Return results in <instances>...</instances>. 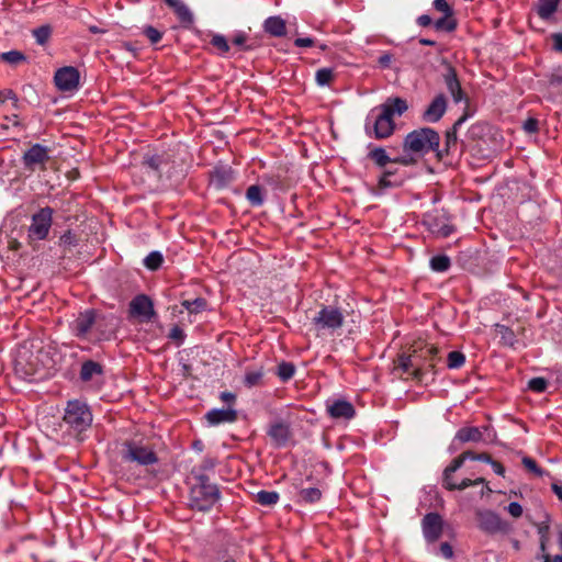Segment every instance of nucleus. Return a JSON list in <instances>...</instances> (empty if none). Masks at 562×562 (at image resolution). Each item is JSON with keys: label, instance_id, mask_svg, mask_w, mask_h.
I'll use <instances>...</instances> for the list:
<instances>
[{"label": "nucleus", "instance_id": "1", "mask_svg": "<svg viewBox=\"0 0 562 562\" xmlns=\"http://www.w3.org/2000/svg\"><path fill=\"white\" fill-rule=\"evenodd\" d=\"M408 109L407 102L400 98H389L378 109L372 110L367 117L366 131L378 139L386 138L394 132L393 116H401Z\"/></svg>", "mask_w": 562, "mask_h": 562}, {"label": "nucleus", "instance_id": "2", "mask_svg": "<svg viewBox=\"0 0 562 562\" xmlns=\"http://www.w3.org/2000/svg\"><path fill=\"white\" fill-rule=\"evenodd\" d=\"M195 483L190 490L189 504L191 508L206 512L220 499V491L216 484H212L204 473L195 474Z\"/></svg>", "mask_w": 562, "mask_h": 562}, {"label": "nucleus", "instance_id": "3", "mask_svg": "<svg viewBox=\"0 0 562 562\" xmlns=\"http://www.w3.org/2000/svg\"><path fill=\"white\" fill-rule=\"evenodd\" d=\"M440 136L430 127H422L408 133L403 142V149L407 155L424 156L437 150Z\"/></svg>", "mask_w": 562, "mask_h": 562}, {"label": "nucleus", "instance_id": "4", "mask_svg": "<svg viewBox=\"0 0 562 562\" xmlns=\"http://www.w3.org/2000/svg\"><path fill=\"white\" fill-rule=\"evenodd\" d=\"M64 420L74 431L80 434L91 426L92 414L86 403L74 400L67 404Z\"/></svg>", "mask_w": 562, "mask_h": 562}, {"label": "nucleus", "instance_id": "5", "mask_svg": "<svg viewBox=\"0 0 562 562\" xmlns=\"http://www.w3.org/2000/svg\"><path fill=\"white\" fill-rule=\"evenodd\" d=\"M123 459L142 467L153 465L158 462V458L150 447L135 441L124 443Z\"/></svg>", "mask_w": 562, "mask_h": 562}, {"label": "nucleus", "instance_id": "6", "mask_svg": "<svg viewBox=\"0 0 562 562\" xmlns=\"http://www.w3.org/2000/svg\"><path fill=\"white\" fill-rule=\"evenodd\" d=\"M313 324L319 331L333 333L344 324L341 311L334 306H323L313 318Z\"/></svg>", "mask_w": 562, "mask_h": 562}, {"label": "nucleus", "instance_id": "7", "mask_svg": "<svg viewBox=\"0 0 562 562\" xmlns=\"http://www.w3.org/2000/svg\"><path fill=\"white\" fill-rule=\"evenodd\" d=\"M53 211L49 207H43L32 216V223L29 227V236L34 240L46 238L52 226Z\"/></svg>", "mask_w": 562, "mask_h": 562}, {"label": "nucleus", "instance_id": "8", "mask_svg": "<svg viewBox=\"0 0 562 562\" xmlns=\"http://www.w3.org/2000/svg\"><path fill=\"white\" fill-rule=\"evenodd\" d=\"M472 114L469 112H465L460 119H458L453 126L447 131L446 138H445V146L442 149H439L437 147L436 156L438 159H443L446 156L454 155L458 151V130L461 127V125L471 117Z\"/></svg>", "mask_w": 562, "mask_h": 562}, {"label": "nucleus", "instance_id": "9", "mask_svg": "<svg viewBox=\"0 0 562 562\" xmlns=\"http://www.w3.org/2000/svg\"><path fill=\"white\" fill-rule=\"evenodd\" d=\"M80 74L72 66L59 68L54 76V81L59 91L69 92L77 90L79 87Z\"/></svg>", "mask_w": 562, "mask_h": 562}, {"label": "nucleus", "instance_id": "10", "mask_svg": "<svg viewBox=\"0 0 562 562\" xmlns=\"http://www.w3.org/2000/svg\"><path fill=\"white\" fill-rule=\"evenodd\" d=\"M48 159V148L41 144L32 145L22 157L25 169L30 171H34L37 168L43 169Z\"/></svg>", "mask_w": 562, "mask_h": 562}, {"label": "nucleus", "instance_id": "11", "mask_svg": "<svg viewBox=\"0 0 562 562\" xmlns=\"http://www.w3.org/2000/svg\"><path fill=\"white\" fill-rule=\"evenodd\" d=\"M130 314L140 322H150L155 316L153 301L145 294L136 295L130 303Z\"/></svg>", "mask_w": 562, "mask_h": 562}, {"label": "nucleus", "instance_id": "12", "mask_svg": "<svg viewBox=\"0 0 562 562\" xmlns=\"http://www.w3.org/2000/svg\"><path fill=\"white\" fill-rule=\"evenodd\" d=\"M423 536L428 543L436 542L442 533L443 520L437 513H428L422 519Z\"/></svg>", "mask_w": 562, "mask_h": 562}, {"label": "nucleus", "instance_id": "13", "mask_svg": "<svg viewBox=\"0 0 562 562\" xmlns=\"http://www.w3.org/2000/svg\"><path fill=\"white\" fill-rule=\"evenodd\" d=\"M495 434L487 426L480 427H463L456 434V439L461 442H491L494 440Z\"/></svg>", "mask_w": 562, "mask_h": 562}, {"label": "nucleus", "instance_id": "14", "mask_svg": "<svg viewBox=\"0 0 562 562\" xmlns=\"http://www.w3.org/2000/svg\"><path fill=\"white\" fill-rule=\"evenodd\" d=\"M119 317L114 314H102L95 312L94 331L100 340L110 339L119 327Z\"/></svg>", "mask_w": 562, "mask_h": 562}, {"label": "nucleus", "instance_id": "15", "mask_svg": "<svg viewBox=\"0 0 562 562\" xmlns=\"http://www.w3.org/2000/svg\"><path fill=\"white\" fill-rule=\"evenodd\" d=\"M480 528L488 533H496L507 530V524L498 514L485 510L479 514Z\"/></svg>", "mask_w": 562, "mask_h": 562}, {"label": "nucleus", "instance_id": "16", "mask_svg": "<svg viewBox=\"0 0 562 562\" xmlns=\"http://www.w3.org/2000/svg\"><path fill=\"white\" fill-rule=\"evenodd\" d=\"M94 323L95 311L86 310L72 322L71 329L77 337L85 338L92 329H94Z\"/></svg>", "mask_w": 562, "mask_h": 562}, {"label": "nucleus", "instance_id": "17", "mask_svg": "<svg viewBox=\"0 0 562 562\" xmlns=\"http://www.w3.org/2000/svg\"><path fill=\"white\" fill-rule=\"evenodd\" d=\"M447 110V100L442 94H438L426 108L423 113V120L427 123L438 122Z\"/></svg>", "mask_w": 562, "mask_h": 562}, {"label": "nucleus", "instance_id": "18", "mask_svg": "<svg viewBox=\"0 0 562 562\" xmlns=\"http://www.w3.org/2000/svg\"><path fill=\"white\" fill-rule=\"evenodd\" d=\"M205 418L211 426L234 423L237 419V411L233 407L213 408L206 413Z\"/></svg>", "mask_w": 562, "mask_h": 562}, {"label": "nucleus", "instance_id": "19", "mask_svg": "<svg viewBox=\"0 0 562 562\" xmlns=\"http://www.w3.org/2000/svg\"><path fill=\"white\" fill-rule=\"evenodd\" d=\"M268 435L277 447H283L286 445L290 438V426L283 422H274L270 425Z\"/></svg>", "mask_w": 562, "mask_h": 562}, {"label": "nucleus", "instance_id": "20", "mask_svg": "<svg viewBox=\"0 0 562 562\" xmlns=\"http://www.w3.org/2000/svg\"><path fill=\"white\" fill-rule=\"evenodd\" d=\"M327 412L333 418L350 419L355 416V408L351 403L345 400L334 401L327 405Z\"/></svg>", "mask_w": 562, "mask_h": 562}, {"label": "nucleus", "instance_id": "21", "mask_svg": "<svg viewBox=\"0 0 562 562\" xmlns=\"http://www.w3.org/2000/svg\"><path fill=\"white\" fill-rule=\"evenodd\" d=\"M369 157L379 166L384 167L392 161L386 150L382 147H376L369 153ZM394 162H401L403 165H409L414 161L413 157L403 156L401 158L393 159Z\"/></svg>", "mask_w": 562, "mask_h": 562}, {"label": "nucleus", "instance_id": "22", "mask_svg": "<svg viewBox=\"0 0 562 562\" xmlns=\"http://www.w3.org/2000/svg\"><path fill=\"white\" fill-rule=\"evenodd\" d=\"M445 82L447 90L451 94L453 101L456 103L461 102L463 100V92L453 68L448 69L447 74L445 75Z\"/></svg>", "mask_w": 562, "mask_h": 562}, {"label": "nucleus", "instance_id": "23", "mask_svg": "<svg viewBox=\"0 0 562 562\" xmlns=\"http://www.w3.org/2000/svg\"><path fill=\"white\" fill-rule=\"evenodd\" d=\"M103 374V368L100 363L88 360L82 363L81 370H80V379L83 382H90L98 378H101Z\"/></svg>", "mask_w": 562, "mask_h": 562}, {"label": "nucleus", "instance_id": "24", "mask_svg": "<svg viewBox=\"0 0 562 562\" xmlns=\"http://www.w3.org/2000/svg\"><path fill=\"white\" fill-rule=\"evenodd\" d=\"M263 30L274 37H281L285 35V21L278 15L269 16L263 22Z\"/></svg>", "mask_w": 562, "mask_h": 562}, {"label": "nucleus", "instance_id": "25", "mask_svg": "<svg viewBox=\"0 0 562 562\" xmlns=\"http://www.w3.org/2000/svg\"><path fill=\"white\" fill-rule=\"evenodd\" d=\"M165 2L173 9L178 19L183 24L189 25V24L193 23V14H192L191 10L189 9V7L184 2H182L180 0H165Z\"/></svg>", "mask_w": 562, "mask_h": 562}, {"label": "nucleus", "instance_id": "26", "mask_svg": "<svg viewBox=\"0 0 562 562\" xmlns=\"http://www.w3.org/2000/svg\"><path fill=\"white\" fill-rule=\"evenodd\" d=\"M560 0H538L537 13L542 20H549L558 9Z\"/></svg>", "mask_w": 562, "mask_h": 562}, {"label": "nucleus", "instance_id": "27", "mask_svg": "<svg viewBox=\"0 0 562 562\" xmlns=\"http://www.w3.org/2000/svg\"><path fill=\"white\" fill-rule=\"evenodd\" d=\"M463 463H464V458H462L460 454L445 469V472H443L445 486H454L452 475L456 471H458L463 465Z\"/></svg>", "mask_w": 562, "mask_h": 562}, {"label": "nucleus", "instance_id": "28", "mask_svg": "<svg viewBox=\"0 0 562 562\" xmlns=\"http://www.w3.org/2000/svg\"><path fill=\"white\" fill-rule=\"evenodd\" d=\"M430 268L435 272H445L450 268V258L446 255H436L429 261Z\"/></svg>", "mask_w": 562, "mask_h": 562}, {"label": "nucleus", "instance_id": "29", "mask_svg": "<svg viewBox=\"0 0 562 562\" xmlns=\"http://www.w3.org/2000/svg\"><path fill=\"white\" fill-rule=\"evenodd\" d=\"M279 501V494L274 491H260L256 494V502L262 506H272Z\"/></svg>", "mask_w": 562, "mask_h": 562}, {"label": "nucleus", "instance_id": "30", "mask_svg": "<svg viewBox=\"0 0 562 562\" xmlns=\"http://www.w3.org/2000/svg\"><path fill=\"white\" fill-rule=\"evenodd\" d=\"M246 198L252 206H261L263 204L262 189L259 186H250L247 189Z\"/></svg>", "mask_w": 562, "mask_h": 562}, {"label": "nucleus", "instance_id": "31", "mask_svg": "<svg viewBox=\"0 0 562 562\" xmlns=\"http://www.w3.org/2000/svg\"><path fill=\"white\" fill-rule=\"evenodd\" d=\"M549 529L550 526L547 521L537 525V532L539 535V547L541 552L547 551V544L549 541Z\"/></svg>", "mask_w": 562, "mask_h": 562}, {"label": "nucleus", "instance_id": "32", "mask_svg": "<svg viewBox=\"0 0 562 562\" xmlns=\"http://www.w3.org/2000/svg\"><path fill=\"white\" fill-rule=\"evenodd\" d=\"M52 35V27L49 25H42L33 30V36L38 45H45Z\"/></svg>", "mask_w": 562, "mask_h": 562}, {"label": "nucleus", "instance_id": "33", "mask_svg": "<svg viewBox=\"0 0 562 562\" xmlns=\"http://www.w3.org/2000/svg\"><path fill=\"white\" fill-rule=\"evenodd\" d=\"M164 261V257L159 251H151L144 259V265L149 270L158 269Z\"/></svg>", "mask_w": 562, "mask_h": 562}, {"label": "nucleus", "instance_id": "34", "mask_svg": "<svg viewBox=\"0 0 562 562\" xmlns=\"http://www.w3.org/2000/svg\"><path fill=\"white\" fill-rule=\"evenodd\" d=\"M465 362V356L461 351H450L447 358V366L449 369H459Z\"/></svg>", "mask_w": 562, "mask_h": 562}, {"label": "nucleus", "instance_id": "35", "mask_svg": "<svg viewBox=\"0 0 562 562\" xmlns=\"http://www.w3.org/2000/svg\"><path fill=\"white\" fill-rule=\"evenodd\" d=\"M322 492L316 487L303 488L300 492V498L305 503H316L321 499Z\"/></svg>", "mask_w": 562, "mask_h": 562}, {"label": "nucleus", "instance_id": "36", "mask_svg": "<svg viewBox=\"0 0 562 562\" xmlns=\"http://www.w3.org/2000/svg\"><path fill=\"white\" fill-rule=\"evenodd\" d=\"M333 78H334V71L331 68H328V67L318 69L315 75L316 83L321 87H325V86L329 85V82L333 80Z\"/></svg>", "mask_w": 562, "mask_h": 562}, {"label": "nucleus", "instance_id": "37", "mask_svg": "<svg viewBox=\"0 0 562 562\" xmlns=\"http://www.w3.org/2000/svg\"><path fill=\"white\" fill-rule=\"evenodd\" d=\"M1 59L10 65L16 66L25 61L26 57L19 50H9L1 54Z\"/></svg>", "mask_w": 562, "mask_h": 562}, {"label": "nucleus", "instance_id": "38", "mask_svg": "<svg viewBox=\"0 0 562 562\" xmlns=\"http://www.w3.org/2000/svg\"><path fill=\"white\" fill-rule=\"evenodd\" d=\"M232 180V171L228 168H218L214 171V181L218 187H225Z\"/></svg>", "mask_w": 562, "mask_h": 562}, {"label": "nucleus", "instance_id": "39", "mask_svg": "<svg viewBox=\"0 0 562 562\" xmlns=\"http://www.w3.org/2000/svg\"><path fill=\"white\" fill-rule=\"evenodd\" d=\"M182 305L190 313H199L205 308L206 302L204 299L198 297L192 301H184Z\"/></svg>", "mask_w": 562, "mask_h": 562}, {"label": "nucleus", "instance_id": "40", "mask_svg": "<svg viewBox=\"0 0 562 562\" xmlns=\"http://www.w3.org/2000/svg\"><path fill=\"white\" fill-rule=\"evenodd\" d=\"M294 366L290 362H282L278 367V375L282 381H288L294 375Z\"/></svg>", "mask_w": 562, "mask_h": 562}, {"label": "nucleus", "instance_id": "41", "mask_svg": "<svg viewBox=\"0 0 562 562\" xmlns=\"http://www.w3.org/2000/svg\"><path fill=\"white\" fill-rule=\"evenodd\" d=\"M211 43L214 47H216L220 50L222 55L226 54L229 50L228 42L224 35H213Z\"/></svg>", "mask_w": 562, "mask_h": 562}, {"label": "nucleus", "instance_id": "42", "mask_svg": "<svg viewBox=\"0 0 562 562\" xmlns=\"http://www.w3.org/2000/svg\"><path fill=\"white\" fill-rule=\"evenodd\" d=\"M548 386V381L544 378H532L528 382V389L536 392V393H542L546 391Z\"/></svg>", "mask_w": 562, "mask_h": 562}, {"label": "nucleus", "instance_id": "43", "mask_svg": "<svg viewBox=\"0 0 562 562\" xmlns=\"http://www.w3.org/2000/svg\"><path fill=\"white\" fill-rule=\"evenodd\" d=\"M262 378V372L260 370L248 371L245 374L244 382L248 387H252L257 385Z\"/></svg>", "mask_w": 562, "mask_h": 562}, {"label": "nucleus", "instance_id": "44", "mask_svg": "<svg viewBox=\"0 0 562 562\" xmlns=\"http://www.w3.org/2000/svg\"><path fill=\"white\" fill-rule=\"evenodd\" d=\"M484 480L482 477H477L475 480H471V479H463L459 484L454 483V486H446L448 490H459V491H463L470 486H473V485H479L481 483H483Z\"/></svg>", "mask_w": 562, "mask_h": 562}, {"label": "nucleus", "instance_id": "45", "mask_svg": "<svg viewBox=\"0 0 562 562\" xmlns=\"http://www.w3.org/2000/svg\"><path fill=\"white\" fill-rule=\"evenodd\" d=\"M522 464L530 471L532 472L533 474H536L537 476H542L543 475V471L541 468H539L536 463V461L529 457H524L522 458Z\"/></svg>", "mask_w": 562, "mask_h": 562}, {"label": "nucleus", "instance_id": "46", "mask_svg": "<svg viewBox=\"0 0 562 562\" xmlns=\"http://www.w3.org/2000/svg\"><path fill=\"white\" fill-rule=\"evenodd\" d=\"M144 34L153 44L158 43L162 37L161 32H159L157 29L150 25L144 29Z\"/></svg>", "mask_w": 562, "mask_h": 562}, {"label": "nucleus", "instance_id": "47", "mask_svg": "<svg viewBox=\"0 0 562 562\" xmlns=\"http://www.w3.org/2000/svg\"><path fill=\"white\" fill-rule=\"evenodd\" d=\"M7 100H11L13 102V106H18L19 99L11 89L0 91V103H4Z\"/></svg>", "mask_w": 562, "mask_h": 562}, {"label": "nucleus", "instance_id": "48", "mask_svg": "<svg viewBox=\"0 0 562 562\" xmlns=\"http://www.w3.org/2000/svg\"><path fill=\"white\" fill-rule=\"evenodd\" d=\"M434 7L437 11L442 12L446 16H450L452 14V10L446 0H435Z\"/></svg>", "mask_w": 562, "mask_h": 562}, {"label": "nucleus", "instance_id": "49", "mask_svg": "<svg viewBox=\"0 0 562 562\" xmlns=\"http://www.w3.org/2000/svg\"><path fill=\"white\" fill-rule=\"evenodd\" d=\"M507 512L514 518H518L522 515V506L518 502H512L507 506Z\"/></svg>", "mask_w": 562, "mask_h": 562}, {"label": "nucleus", "instance_id": "50", "mask_svg": "<svg viewBox=\"0 0 562 562\" xmlns=\"http://www.w3.org/2000/svg\"><path fill=\"white\" fill-rule=\"evenodd\" d=\"M214 467H215V462L212 459H205V460H203V462L199 469H194L192 471V474L195 477L196 473H203L204 471L213 470Z\"/></svg>", "mask_w": 562, "mask_h": 562}, {"label": "nucleus", "instance_id": "51", "mask_svg": "<svg viewBox=\"0 0 562 562\" xmlns=\"http://www.w3.org/2000/svg\"><path fill=\"white\" fill-rule=\"evenodd\" d=\"M549 85L553 87L562 86V71L558 70L549 76Z\"/></svg>", "mask_w": 562, "mask_h": 562}, {"label": "nucleus", "instance_id": "52", "mask_svg": "<svg viewBox=\"0 0 562 562\" xmlns=\"http://www.w3.org/2000/svg\"><path fill=\"white\" fill-rule=\"evenodd\" d=\"M439 551L445 559H451L453 557V549L448 542L441 543Z\"/></svg>", "mask_w": 562, "mask_h": 562}, {"label": "nucleus", "instance_id": "53", "mask_svg": "<svg viewBox=\"0 0 562 562\" xmlns=\"http://www.w3.org/2000/svg\"><path fill=\"white\" fill-rule=\"evenodd\" d=\"M524 130L527 133H535V132H537L538 131V121L536 119H528L524 123Z\"/></svg>", "mask_w": 562, "mask_h": 562}, {"label": "nucleus", "instance_id": "54", "mask_svg": "<svg viewBox=\"0 0 562 562\" xmlns=\"http://www.w3.org/2000/svg\"><path fill=\"white\" fill-rule=\"evenodd\" d=\"M294 45L296 47H311L314 45V40L312 37H297Z\"/></svg>", "mask_w": 562, "mask_h": 562}, {"label": "nucleus", "instance_id": "55", "mask_svg": "<svg viewBox=\"0 0 562 562\" xmlns=\"http://www.w3.org/2000/svg\"><path fill=\"white\" fill-rule=\"evenodd\" d=\"M184 337L183 330L179 326H173L170 329L169 338L173 340H182Z\"/></svg>", "mask_w": 562, "mask_h": 562}, {"label": "nucleus", "instance_id": "56", "mask_svg": "<svg viewBox=\"0 0 562 562\" xmlns=\"http://www.w3.org/2000/svg\"><path fill=\"white\" fill-rule=\"evenodd\" d=\"M392 59H393L392 55L389 53H385L379 57V65L384 69L389 68L391 66Z\"/></svg>", "mask_w": 562, "mask_h": 562}, {"label": "nucleus", "instance_id": "57", "mask_svg": "<svg viewBox=\"0 0 562 562\" xmlns=\"http://www.w3.org/2000/svg\"><path fill=\"white\" fill-rule=\"evenodd\" d=\"M551 37L553 41V48L557 52H562V33H554Z\"/></svg>", "mask_w": 562, "mask_h": 562}, {"label": "nucleus", "instance_id": "58", "mask_svg": "<svg viewBox=\"0 0 562 562\" xmlns=\"http://www.w3.org/2000/svg\"><path fill=\"white\" fill-rule=\"evenodd\" d=\"M220 398L225 403L233 404L236 400V395L232 392H222Z\"/></svg>", "mask_w": 562, "mask_h": 562}, {"label": "nucleus", "instance_id": "59", "mask_svg": "<svg viewBox=\"0 0 562 562\" xmlns=\"http://www.w3.org/2000/svg\"><path fill=\"white\" fill-rule=\"evenodd\" d=\"M247 36L244 33H238L233 37V44L239 47H243L246 43Z\"/></svg>", "mask_w": 562, "mask_h": 562}, {"label": "nucleus", "instance_id": "60", "mask_svg": "<svg viewBox=\"0 0 562 562\" xmlns=\"http://www.w3.org/2000/svg\"><path fill=\"white\" fill-rule=\"evenodd\" d=\"M491 465H492L493 471H494L497 475H501V476H503V475H504V473H505V469H504V467H503L501 463H498V462H496V461H494V460H493V462L491 463Z\"/></svg>", "mask_w": 562, "mask_h": 562}, {"label": "nucleus", "instance_id": "61", "mask_svg": "<svg viewBox=\"0 0 562 562\" xmlns=\"http://www.w3.org/2000/svg\"><path fill=\"white\" fill-rule=\"evenodd\" d=\"M400 366L403 368L405 372L409 371L411 368V358L409 357H401L400 359Z\"/></svg>", "mask_w": 562, "mask_h": 562}, {"label": "nucleus", "instance_id": "62", "mask_svg": "<svg viewBox=\"0 0 562 562\" xmlns=\"http://www.w3.org/2000/svg\"><path fill=\"white\" fill-rule=\"evenodd\" d=\"M418 24L422 26H428L431 23V18L429 15L423 14L418 18Z\"/></svg>", "mask_w": 562, "mask_h": 562}, {"label": "nucleus", "instance_id": "63", "mask_svg": "<svg viewBox=\"0 0 562 562\" xmlns=\"http://www.w3.org/2000/svg\"><path fill=\"white\" fill-rule=\"evenodd\" d=\"M72 235L70 232L68 233H65L61 237H60V241L65 245H71L72 244Z\"/></svg>", "mask_w": 562, "mask_h": 562}, {"label": "nucleus", "instance_id": "64", "mask_svg": "<svg viewBox=\"0 0 562 562\" xmlns=\"http://www.w3.org/2000/svg\"><path fill=\"white\" fill-rule=\"evenodd\" d=\"M552 491L557 495V497L562 502V486L558 484H552Z\"/></svg>", "mask_w": 562, "mask_h": 562}]
</instances>
